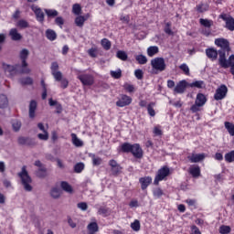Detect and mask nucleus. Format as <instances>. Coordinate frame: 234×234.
<instances>
[{
	"mask_svg": "<svg viewBox=\"0 0 234 234\" xmlns=\"http://www.w3.org/2000/svg\"><path fill=\"white\" fill-rule=\"evenodd\" d=\"M52 76L56 81H61L63 80V73L61 71H53Z\"/></svg>",
	"mask_w": 234,
	"mask_h": 234,
	"instance_id": "3c124183",
	"label": "nucleus"
},
{
	"mask_svg": "<svg viewBox=\"0 0 234 234\" xmlns=\"http://www.w3.org/2000/svg\"><path fill=\"white\" fill-rule=\"evenodd\" d=\"M98 229H99V227H98V223L96 222H91L88 225V230L90 234L98 233Z\"/></svg>",
	"mask_w": 234,
	"mask_h": 234,
	"instance_id": "393cba45",
	"label": "nucleus"
},
{
	"mask_svg": "<svg viewBox=\"0 0 234 234\" xmlns=\"http://www.w3.org/2000/svg\"><path fill=\"white\" fill-rule=\"evenodd\" d=\"M109 165L113 176H118V175L122 173V169H123V167H122V165H120V164H118L114 159L109 161Z\"/></svg>",
	"mask_w": 234,
	"mask_h": 234,
	"instance_id": "1a4fd4ad",
	"label": "nucleus"
},
{
	"mask_svg": "<svg viewBox=\"0 0 234 234\" xmlns=\"http://www.w3.org/2000/svg\"><path fill=\"white\" fill-rule=\"evenodd\" d=\"M136 61L139 63V65H145L147 63V57L144 55H137L135 57Z\"/></svg>",
	"mask_w": 234,
	"mask_h": 234,
	"instance_id": "37998d69",
	"label": "nucleus"
},
{
	"mask_svg": "<svg viewBox=\"0 0 234 234\" xmlns=\"http://www.w3.org/2000/svg\"><path fill=\"white\" fill-rule=\"evenodd\" d=\"M45 14L48 17L54 19V17H58L59 16V12L56 9H44Z\"/></svg>",
	"mask_w": 234,
	"mask_h": 234,
	"instance_id": "5701e85b",
	"label": "nucleus"
},
{
	"mask_svg": "<svg viewBox=\"0 0 234 234\" xmlns=\"http://www.w3.org/2000/svg\"><path fill=\"white\" fill-rule=\"evenodd\" d=\"M91 158H92V165H101V157H96L95 154H90Z\"/></svg>",
	"mask_w": 234,
	"mask_h": 234,
	"instance_id": "5fc2aeb1",
	"label": "nucleus"
},
{
	"mask_svg": "<svg viewBox=\"0 0 234 234\" xmlns=\"http://www.w3.org/2000/svg\"><path fill=\"white\" fill-rule=\"evenodd\" d=\"M204 85V80H196L192 83H188V87L196 88V89H202V86Z\"/></svg>",
	"mask_w": 234,
	"mask_h": 234,
	"instance_id": "ea45409f",
	"label": "nucleus"
},
{
	"mask_svg": "<svg viewBox=\"0 0 234 234\" xmlns=\"http://www.w3.org/2000/svg\"><path fill=\"white\" fill-rule=\"evenodd\" d=\"M189 87V82L186 80H180L176 86L175 87L174 90L176 94H184L186 92V89Z\"/></svg>",
	"mask_w": 234,
	"mask_h": 234,
	"instance_id": "9b49d317",
	"label": "nucleus"
},
{
	"mask_svg": "<svg viewBox=\"0 0 234 234\" xmlns=\"http://www.w3.org/2000/svg\"><path fill=\"white\" fill-rule=\"evenodd\" d=\"M164 30L168 36H175V32H173V30L171 29V22H167L165 24Z\"/></svg>",
	"mask_w": 234,
	"mask_h": 234,
	"instance_id": "8fccbe9b",
	"label": "nucleus"
},
{
	"mask_svg": "<svg viewBox=\"0 0 234 234\" xmlns=\"http://www.w3.org/2000/svg\"><path fill=\"white\" fill-rule=\"evenodd\" d=\"M88 54L90 58H98V49L96 48H91L88 50Z\"/></svg>",
	"mask_w": 234,
	"mask_h": 234,
	"instance_id": "6e6d98bb",
	"label": "nucleus"
},
{
	"mask_svg": "<svg viewBox=\"0 0 234 234\" xmlns=\"http://www.w3.org/2000/svg\"><path fill=\"white\" fill-rule=\"evenodd\" d=\"M156 105V103L154 102H150L148 105H147V111H148V114L150 116H156V112H154V109H153V107H154Z\"/></svg>",
	"mask_w": 234,
	"mask_h": 234,
	"instance_id": "a19ab883",
	"label": "nucleus"
},
{
	"mask_svg": "<svg viewBox=\"0 0 234 234\" xmlns=\"http://www.w3.org/2000/svg\"><path fill=\"white\" fill-rule=\"evenodd\" d=\"M123 89H125V90H127L128 92H134V86L129 83H125L123 85Z\"/></svg>",
	"mask_w": 234,
	"mask_h": 234,
	"instance_id": "0e129e2a",
	"label": "nucleus"
},
{
	"mask_svg": "<svg viewBox=\"0 0 234 234\" xmlns=\"http://www.w3.org/2000/svg\"><path fill=\"white\" fill-rule=\"evenodd\" d=\"M8 107V97L5 94L0 95V109H6Z\"/></svg>",
	"mask_w": 234,
	"mask_h": 234,
	"instance_id": "b1692460",
	"label": "nucleus"
},
{
	"mask_svg": "<svg viewBox=\"0 0 234 234\" xmlns=\"http://www.w3.org/2000/svg\"><path fill=\"white\" fill-rule=\"evenodd\" d=\"M151 65L154 70H159V72H164V70L166 69L165 59L160 57L152 59Z\"/></svg>",
	"mask_w": 234,
	"mask_h": 234,
	"instance_id": "20e7f679",
	"label": "nucleus"
},
{
	"mask_svg": "<svg viewBox=\"0 0 234 234\" xmlns=\"http://www.w3.org/2000/svg\"><path fill=\"white\" fill-rule=\"evenodd\" d=\"M228 94V87L224 84H222L219 88L216 90V93L214 95V99L217 101H219V100H224Z\"/></svg>",
	"mask_w": 234,
	"mask_h": 234,
	"instance_id": "6e6552de",
	"label": "nucleus"
},
{
	"mask_svg": "<svg viewBox=\"0 0 234 234\" xmlns=\"http://www.w3.org/2000/svg\"><path fill=\"white\" fill-rule=\"evenodd\" d=\"M131 153L134 156V158H143L144 157V151L142 150V147H140V144H133Z\"/></svg>",
	"mask_w": 234,
	"mask_h": 234,
	"instance_id": "2eb2a0df",
	"label": "nucleus"
},
{
	"mask_svg": "<svg viewBox=\"0 0 234 234\" xmlns=\"http://www.w3.org/2000/svg\"><path fill=\"white\" fill-rule=\"evenodd\" d=\"M30 54V51L28 49L24 48L20 51V59L22 61L21 64V69L19 71V74H30V69H28V63L27 62V59H28V55Z\"/></svg>",
	"mask_w": 234,
	"mask_h": 234,
	"instance_id": "f03ea898",
	"label": "nucleus"
},
{
	"mask_svg": "<svg viewBox=\"0 0 234 234\" xmlns=\"http://www.w3.org/2000/svg\"><path fill=\"white\" fill-rule=\"evenodd\" d=\"M99 215H105L107 216V214L109 213V208L105 207H101L98 210Z\"/></svg>",
	"mask_w": 234,
	"mask_h": 234,
	"instance_id": "69168bd1",
	"label": "nucleus"
},
{
	"mask_svg": "<svg viewBox=\"0 0 234 234\" xmlns=\"http://www.w3.org/2000/svg\"><path fill=\"white\" fill-rule=\"evenodd\" d=\"M206 101H207V98L204 93H197L195 102L204 107L206 105Z\"/></svg>",
	"mask_w": 234,
	"mask_h": 234,
	"instance_id": "412c9836",
	"label": "nucleus"
},
{
	"mask_svg": "<svg viewBox=\"0 0 234 234\" xmlns=\"http://www.w3.org/2000/svg\"><path fill=\"white\" fill-rule=\"evenodd\" d=\"M37 109V102L31 101L29 104V118H36V110Z\"/></svg>",
	"mask_w": 234,
	"mask_h": 234,
	"instance_id": "aec40b11",
	"label": "nucleus"
},
{
	"mask_svg": "<svg viewBox=\"0 0 234 234\" xmlns=\"http://www.w3.org/2000/svg\"><path fill=\"white\" fill-rule=\"evenodd\" d=\"M225 129H227L228 133L230 136H234V124L229 122H225Z\"/></svg>",
	"mask_w": 234,
	"mask_h": 234,
	"instance_id": "f704fd0d",
	"label": "nucleus"
},
{
	"mask_svg": "<svg viewBox=\"0 0 234 234\" xmlns=\"http://www.w3.org/2000/svg\"><path fill=\"white\" fill-rule=\"evenodd\" d=\"M16 27H18V28H28L30 27V25L28 24V22L27 20L20 19L16 23Z\"/></svg>",
	"mask_w": 234,
	"mask_h": 234,
	"instance_id": "79ce46f5",
	"label": "nucleus"
},
{
	"mask_svg": "<svg viewBox=\"0 0 234 234\" xmlns=\"http://www.w3.org/2000/svg\"><path fill=\"white\" fill-rule=\"evenodd\" d=\"M101 46H102V48H104V50H111V46H112V44H111V41H110L109 39L103 38V39L101 41Z\"/></svg>",
	"mask_w": 234,
	"mask_h": 234,
	"instance_id": "c03bdc74",
	"label": "nucleus"
},
{
	"mask_svg": "<svg viewBox=\"0 0 234 234\" xmlns=\"http://www.w3.org/2000/svg\"><path fill=\"white\" fill-rule=\"evenodd\" d=\"M159 49L156 46H151L147 48V55L149 58H153V56H155V54H158Z\"/></svg>",
	"mask_w": 234,
	"mask_h": 234,
	"instance_id": "2f4dec72",
	"label": "nucleus"
},
{
	"mask_svg": "<svg viewBox=\"0 0 234 234\" xmlns=\"http://www.w3.org/2000/svg\"><path fill=\"white\" fill-rule=\"evenodd\" d=\"M169 167L167 166H164L162 168H160L157 172V175L155 176V178L154 180V186H158V184H160V182H162V180H164L166 176H169Z\"/></svg>",
	"mask_w": 234,
	"mask_h": 234,
	"instance_id": "423d86ee",
	"label": "nucleus"
},
{
	"mask_svg": "<svg viewBox=\"0 0 234 234\" xmlns=\"http://www.w3.org/2000/svg\"><path fill=\"white\" fill-rule=\"evenodd\" d=\"M192 232L191 234H202V232H200V229L197 228L196 225H193L191 227Z\"/></svg>",
	"mask_w": 234,
	"mask_h": 234,
	"instance_id": "774afa93",
	"label": "nucleus"
},
{
	"mask_svg": "<svg viewBox=\"0 0 234 234\" xmlns=\"http://www.w3.org/2000/svg\"><path fill=\"white\" fill-rule=\"evenodd\" d=\"M72 143L75 144L76 147H83V141L80 140L78 138V135L76 133H71Z\"/></svg>",
	"mask_w": 234,
	"mask_h": 234,
	"instance_id": "c756f323",
	"label": "nucleus"
},
{
	"mask_svg": "<svg viewBox=\"0 0 234 234\" xmlns=\"http://www.w3.org/2000/svg\"><path fill=\"white\" fill-rule=\"evenodd\" d=\"M85 169V165L83 163H78L74 165L75 173H81Z\"/></svg>",
	"mask_w": 234,
	"mask_h": 234,
	"instance_id": "603ef678",
	"label": "nucleus"
},
{
	"mask_svg": "<svg viewBox=\"0 0 234 234\" xmlns=\"http://www.w3.org/2000/svg\"><path fill=\"white\" fill-rule=\"evenodd\" d=\"M17 69H19V65L17 64L15 66H12L10 64L3 63V69L5 71V74L8 78H14V76H17L19 72Z\"/></svg>",
	"mask_w": 234,
	"mask_h": 234,
	"instance_id": "39448f33",
	"label": "nucleus"
},
{
	"mask_svg": "<svg viewBox=\"0 0 234 234\" xmlns=\"http://www.w3.org/2000/svg\"><path fill=\"white\" fill-rule=\"evenodd\" d=\"M110 74L112 76V78H113L114 80H120V78H122V69H117V70H112L110 71Z\"/></svg>",
	"mask_w": 234,
	"mask_h": 234,
	"instance_id": "a18cd8bd",
	"label": "nucleus"
},
{
	"mask_svg": "<svg viewBox=\"0 0 234 234\" xmlns=\"http://www.w3.org/2000/svg\"><path fill=\"white\" fill-rule=\"evenodd\" d=\"M59 81L61 83V89H67L69 87V80L67 79H62Z\"/></svg>",
	"mask_w": 234,
	"mask_h": 234,
	"instance_id": "338daca9",
	"label": "nucleus"
},
{
	"mask_svg": "<svg viewBox=\"0 0 234 234\" xmlns=\"http://www.w3.org/2000/svg\"><path fill=\"white\" fill-rule=\"evenodd\" d=\"M72 12L75 16H80V14H81V5H80V4L73 5Z\"/></svg>",
	"mask_w": 234,
	"mask_h": 234,
	"instance_id": "864d4df0",
	"label": "nucleus"
},
{
	"mask_svg": "<svg viewBox=\"0 0 234 234\" xmlns=\"http://www.w3.org/2000/svg\"><path fill=\"white\" fill-rule=\"evenodd\" d=\"M12 127H13V131H15V133L19 132L21 129V122L19 120H13Z\"/></svg>",
	"mask_w": 234,
	"mask_h": 234,
	"instance_id": "58836bf2",
	"label": "nucleus"
},
{
	"mask_svg": "<svg viewBox=\"0 0 234 234\" xmlns=\"http://www.w3.org/2000/svg\"><path fill=\"white\" fill-rule=\"evenodd\" d=\"M206 54H207V57L212 61H215V59L218 58V51H217V49L213 48L206 49Z\"/></svg>",
	"mask_w": 234,
	"mask_h": 234,
	"instance_id": "6ab92c4d",
	"label": "nucleus"
},
{
	"mask_svg": "<svg viewBox=\"0 0 234 234\" xmlns=\"http://www.w3.org/2000/svg\"><path fill=\"white\" fill-rule=\"evenodd\" d=\"M37 138L39 140H43L44 142H47V140H48V132H44V133H38Z\"/></svg>",
	"mask_w": 234,
	"mask_h": 234,
	"instance_id": "052dcab7",
	"label": "nucleus"
},
{
	"mask_svg": "<svg viewBox=\"0 0 234 234\" xmlns=\"http://www.w3.org/2000/svg\"><path fill=\"white\" fill-rule=\"evenodd\" d=\"M200 107H202L201 105H199L198 103L195 102V104H193L190 108V111L192 112H198L200 111Z\"/></svg>",
	"mask_w": 234,
	"mask_h": 234,
	"instance_id": "e2e57ef3",
	"label": "nucleus"
},
{
	"mask_svg": "<svg viewBox=\"0 0 234 234\" xmlns=\"http://www.w3.org/2000/svg\"><path fill=\"white\" fill-rule=\"evenodd\" d=\"M18 176L21 180V185L23 186L25 191L30 192L32 191V177L28 175V171H27V165L22 166L21 172L18 173Z\"/></svg>",
	"mask_w": 234,
	"mask_h": 234,
	"instance_id": "f257e3e1",
	"label": "nucleus"
},
{
	"mask_svg": "<svg viewBox=\"0 0 234 234\" xmlns=\"http://www.w3.org/2000/svg\"><path fill=\"white\" fill-rule=\"evenodd\" d=\"M131 228L133 231H140V221L135 219L134 222L131 224Z\"/></svg>",
	"mask_w": 234,
	"mask_h": 234,
	"instance_id": "13d9d810",
	"label": "nucleus"
},
{
	"mask_svg": "<svg viewBox=\"0 0 234 234\" xmlns=\"http://www.w3.org/2000/svg\"><path fill=\"white\" fill-rule=\"evenodd\" d=\"M116 58H118V59H121L122 61H127L129 56L125 51L118 50L116 53Z\"/></svg>",
	"mask_w": 234,
	"mask_h": 234,
	"instance_id": "473e14b6",
	"label": "nucleus"
},
{
	"mask_svg": "<svg viewBox=\"0 0 234 234\" xmlns=\"http://www.w3.org/2000/svg\"><path fill=\"white\" fill-rule=\"evenodd\" d=\"M133 99L127 95H121V99L116 101L117 107H127L131 105Z\"/></svg>",
	"mask_w": 234,
	"mask_h": 234,
	"instance_id": "4468645a",
	"label": "nucleus"
},
{
	"mask_svg": "<svg viewBox=\"0 0 234 234\" xmlns=\"http://www.w3.org/2000/svg\"><path fill=\"white\" fill-rule=\"evenodd\" d=\"M18 145H27V147L36 146V141L30 137L20 136L17 139Z\"/></svg>",
	"mask_w": 234,
	"mask_h": 234,
	"instance_id": "ddd939ff",
	"label": "nucleus"
},
{
	"mask_svg": "<svg viewBox=\"0 0 234 234\" xmlns=\"http://www.w3.org/2000/svg\"><path fill=\"white\" fill-rule=\"evenodd\" d=\"M220 234H229L231 233V227L223 225L219 228Z\"/></svg>",
	"mask_w": 234,
	"mask_h": 234,
	"instance_id": "de8ad7c7",
	"label": "nucleus"
},
{
	"mask_svg": "<svg viewBox=\"0 0 234 234\" xmlns=\"http://www.w3.org/2000/svg\"><path fill=\"white\" fill-rule=\"evenodd\" d=\"M134 76L137 80H144V70L135 69Z\"/></svg>",
	"mask_w": 234,
	"mask_h": 234,
	"instance_id": "bf43d9fd",
	"label": "nucleus"
},
{
	"mask_svg": "<svg viewBox=\"0 0 234 234\" xmlns=\"http://www.w3.org/2000/svg\"><path fill=\"white\" fill-rule=\"evenodd\" d=\"M215 45L217 47H220L221 49L218 50V56L220 59V52H223L225 58H226V52H229L231 50V48H229V41L226 38H217L215 40Z\"/></svg>",
	"mask_w": 234,
	"mask_h": 234,
	"instance_id": "7ed1b4c3",
	"label": "nucleus"
},
{
	"mask_svg": "<svg viewBox=\"0 0 234 234\" xmlns=\"http://www.w3.org/2000/svg\"><path fill=\"white\" fill-rule=\"evenodd\" d=\"M205 158L206 154H192V155L187 157L191 164H198V162H202Z\"/></svg>",
	"mask_w": 234,
	"mask_h": 234,
	"instance_id": "dca6fc26",
	"label": "nucleus"
},
{
	"mask_svg": "<svg viewBox=\"0 0 234 234\" xmlns=\"http://www.w3.org/2000/svg\"><path fill=\"white\" fill-rule=\"evenodd\" d=\"M219 17L221 19H223V21L226 22V28H228V30H230V32H233L234 30V18L233 16H228V15L223 14L220 15Z\"/></svg>",
	"mask_w": 234,
	"mask_h": 234,
	"instance_id": "f8f14e48",
	"label": "nucleus"
},
{
	"mask_svg": "<svg viewBox=\"0 0 234 234\" xmlns=\"http://www.w3.org/2000/svg\"><path fill=\"white\" fill-rule=\"evenodd\" d=\"M36 175L37 178H45V176H47V168L46 167L38 168L36 171Z\"/></svg>",
	"mask_w": 234,
	"mask_h": 234,
	"instance_id": "c9c22d12",
	"label": "nucleus"
},
{
	"mask_svg": "<svg viewBox=\"0 0 234 234\" xmlns=\"http://www.w3.org/2000/svg\"><path fill=\"white\" fill-rule=\"evenodd\" d=\"M9 37L12 41H21L23 39V36L21 33L17 32V28H11L9 31Z\"/></svg>",
	"mask_w": 234,
	"mask_h": 234,
	"instance_id": "a211bd4d",
	"label": "nucleus"
},
{
	"mask_svg": "<svg viewBox=\"0 0 234 234\" xmlns=\"http://www.w3.org/2000/svg\"><path fill=\"white\" fill-rule=\"evenodd\" d=\"M139 182L141 184V188L143 189V191H144V189H147V187L151 186L153 178L151 176L141 177L139 179Z\"/></svg>",
	"mask_w": 234,
	"mask_h": 234,
	"instance_id": "f3484780",
	"label": "nucleus"
},
{
	"mask_svg": "<svg viewBox=\"0 0 234 234\" xmlns=\"http://www.w3.org/2000/svg\"><path fill=\"white\" fill-rule=\"evenodd\" d=\"M60 187L63 189V191H66V193H72V186H70L67 181H62L60 183Z\"/></svg>",
	"mask_w": 234,
	"mask_h": 234,
	"instance_id": "7c9ffc66",
	"label": "nucleus"
},
{
	"mask_svg": "<svg viewBox=\"0 0 234 234\" xmlns=\"http://www.w3.org/2000/svg\"><path fill=\"white\" fill-rule=\"evenodd\" d=\"M189 173L193 178H198V176H200V166H194L189 168Z\"/></svg>",
	"mask_w": 234,
	"mask_h": 234,
	"instance_id": "a878e982",
	"label": "nucleus"
},
{
	"mask_svg": "<svg viewBox=\"0 0 234 234\" xmlns=\"http://www.w3.org/2000/svg\"><path fill=\"white\" fill-rule=\"evenodd\" d=\"M197 12H199L200 14L204 13V12H207V10H209V5H206V4H201L197 6Z\"/></svg>",
	"mask_w": 234,
	"mask_h": 234,
	"instance_id": "49530a36",
	"label": "nucleus"
},
{
	"mask_svg": "<svg viewBox=\"0 0 234 234\" xmlns=\"http://www.w3.org/2000/svg\"><path fill=\"white\" fill-rule=\"evenodd\" d=\"M21 85H33L34 80L30 77L22 78L19 80Z\"/></svg>",
	"mask_w": 234,
	"mask_h": 234,
	"instance_id": "e433bc0d",
	"label": "nucleus"
},
{
	"mask_svg": "<svg viewBox=\"0 0 234 234\" xmlns=\"http://www.w3.org/2000/svg\"><path fill=\"white\" fill-rule=\"evenodd\" d=\"M225 161L228 162V164H231L234 162V150L225 154Z\"/></svg>",
	"mask_w": 234,
	"mask_h": 234,
	"instance_id": "4c0bfd02",
	"label": "nucleus"
},
{
	"mask_svg": "<svg viewBox=\"0 0 234 234\" xmlns=\"http://www.w3.org/2000/svg\"><path fill=\"white\" fill-rule=\"evenodd\" d=\"M121 151L122 153H131L133 151V144L129 143H123L121 146Z\"/></svg>",
	"mask_w": 234,
	"mask_h": 234,
	"instance_id": "72a5a7b5",
	"label": "nucleus"
},
{
	"mask_svg": "<svg viewBox=\"0 0 234 234\" xmlns=\"http://www.w3.org/2000/svg\"><path fill=\"white\" fill-rule=\"evenodd\" d=\"M46 37L49 41H56V39H58V34L56 33V31H54V29H47Z\"/></svg>",
	"mask_w": 234,
	"mask_h": 234,
	"instance_id": "4be33fe9",
	"label": "nucleus"
},
{
	"mask_svg": "<svg viewBox=\"0 0 234 234\" xmlns=\"http://www.w3.org/2000/svg\"><path fill=\"white\" fill-rule=\"evenodd\" d=\"M199 23L202 25V27H205V28H211V27H213V20L207 18H200Z\"/></svg>",
	"mask_w": 234,
	"mask_h": 234,
	"instance_id": "c85d7f7f",
	"label": "nucleus"
},
{
	"mask_svg": "<svg viewBox=\"0 0 234 234\" xmlns=\"http://www.w3.org/2000/svg\"><path fill=\"white\" fill-rule=\"evenodd\" d=\"M87 19H89L88 16H86V17L83 16H77L75 18V24L77 27H83V25H85V21H87Z\"/></svg>",
	"mask_w": 234,
	"mask_h": 234,
	"instance_id": "bb28decb",
	"label": "nucleus"
},
{
	"mask_svg": "<svg viewBox=\"0 0 234 234\" xmlns=\"http://www.w3.org/2000/svg\"><path fill=\"white\" fill-rule=\"evenodd\" d=\"M55 23L56 25H58V27H59L60 28H63V25H65V20L63 19V16H58L55 19Z\"/></svg>",
	"mask_w": 234,
	"mask_h": 234,
	"instance_id": "4d7b16f0",
	"label": "nucleus"
},
{
	"mask_svg": "<svg viewBox=\"0 0 234 234\" xmlns=\"http://www.w3.org/2000/svg\"><path fill=\"white\" fill-rule=\"evenodd\" d=\"M31 10L34 12L36 16L37 21L38 23H44L45 22V13H43V10L37 5H31Z\"/></svg>",
	"mask_w": 234,
	"mask_h": 234,
	"instance_id": "9d476101",
	"label": "nucleus"
},
{
	"mask_svg": "<svg viewBox=\"0 0 234 234\" xmlns=\"http://www.w3.org/2000/svg\"><path fill=\"white\" fill-rule=\"evenodd\" d=\"M78 80L86 87L94 85V77L90 74H82L78 76Z\"/></svg>",
	"mask_w": 234,
	"mask_h": 234,
	"instance_id": "0eeeda50",
	"label": "nucleus"
},
{
	"mask_svg": "<svg viewBox=\"0 0 234 234\" xmlns=\"http://www.w3.org/2000/svg\"><path fill=\"white\" fill-rule=\"evenodd\" d=\"M50 197H52L55 200H58V198L61 197V189L53 187L50 191Z\"/></svg>",
	"mask_w": 234,
	"mask_h": 234,
	"instance_id": "cd10ccee",
	"label": "nucleus"
},
{
	"mask_svg": "<svg viewBox=\"0 0 234 234\" xmlns=\"http://www.w3.org/2000/svg\"><path fill=\"white\" fill-rule=\"evenodd\" d=\"M77 207H79V209H81L82 211H87V209L89 208V206L87 205L86 202H80L77 204Z\"/></svg>",
	"mask_w": 234,
	"mask_h": 234,
	"instance_id": "680f3d73",
	"label": "nucleus"
},
{
	"mask_svg": "<svg viewBox=\"0 0 234 234\" xmlns=\"http://www.w3.org/2000/svg\"><path fill=\"white\" fill-rule=\"evenodd\" d=\"M179 69L184 72V74H186V76H191V73L189 72V67L187 66V64H181L179 66Z\"/></svg>",
	"mask_w": 234,
	"mask_h": 234,
	"instance_id": "09e8293b",
	"label": "nucleus"
}]
</instances>
